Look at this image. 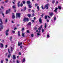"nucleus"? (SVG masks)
I'll list each match as a JSON object with an SVG mask.
<instances>
[{"mask_svg": "<svg viewBox=\"0 0 63 63\" xmlns=\"http://www.w3.org/2000/svg\"><path fill=\"white\" fill-rule=\"evenodd\" d=\"M2 16H3V17H5V16H4V13H2Z\"/></svg>", "mask_w": 63, "mask_h": 63, "instance_id": "f704fd0d", "label": "nucleus"}, {"mask_svg": "<svg viewBox=\"0 0 63 63\" xmlns=\"http://www.w3.org/2000/svg\"><path fill=\"white\" fill-rule=\"evenodd\" d=\"M49 16H51L53 15V13H51L49 14Z\"/></svg>", "mask_w": 63, "mask_h": 63, "instance_id": "ddd939ff", "label": "nucleus"}, {"mask_svg": "<svg viewBox=\"0 0 63 63\" xmlns=\"http://www.w3.org/2000/svg\"><path fill=\"white\" fill-rule=\"evenodd\" d=\"M23 21L24 22H28L29 21V19L25 17L23 19Z\"/></svg>", "mask_w": 63, "mask_h": 63, "instance_id": "20e7f679", "label": "nucleus"}, {"mask_svg": "<svg viewBox=\"0 0 63 63\" xmlns=\"http://www.w3.org/2000/svg\"><path fill=\"white\" fill-rule=\"evenodd\" d=\"M4 40H2V42L3 43H4Z\"/></svg>", "mask_w": 63, "mask_h": 63, "instance_id": "e2e57ef3", "label": "nucleus"}, {"mask_svg": "<svg viewBox=\"0 0 63 63\" xmlns=\"http://www.w3.org/2000/svg\"><path fill=\"white\" fill-rule=\"evenodd\" d=\"M32 23H33L34 22H35V21H34V20H32Z\"/></svg>", "mask_w": 63, "mask_h": 63, "instance_id": "ea45409f", "label": "nucleus"}, {"mask_svg": "<svg viewBox=\"0 0 63 63\" xmlns=\"http://www.w3.org/2000/svg\"><path fill=\"white\" fill-rule=\"evenodd\" d=\"M12 58L14 60L16 59V55H13Z\"/></svg>", "mask_w": 63, "mask_h": 63, "instance_id": "39448f33", "label": "nucleus"}, {"mask_svg": "<svg viewBox=\"0 0 63 63\" xmlns=\"http://www.w3.org/2000/svg\"><path fill=\"white\" fill-rule=\"evenodd\" d=\"M37 5H38V4L37 3L35 4V7H36Z\"/></svg>", "mask_w": 63, "mask_h": 63, "instance_id": "13d9d810", "label": "nucleus"}, {"mask_svg": "<svg viewBox=\"0 0 63 63\" xmlns=\"http://www.w3.org/2000/svg\"><path fill=\"white\" fill-rule=\"evenodd\" d=\"M1 63H3V61L1 60Z\"/></svg>", "mask_w": 63, "mask_h": 63, "instance_id": "0e129e2a", "label": "nucleus"}, {"mask_svg": "<svg viewBox=\"0 0 63 63\" xmlns=\"http://www.w3.org/2000/svg\"><path fill=\"white\" fill-rule=\"evenodd\" d=\"M5 13L6 14H8L9 13V12L8 11V10H6Z\"/></svg>", "mask_w": 63, "mask_h": 63, "instance_id": "aec40b11", "label": "nucleus"}, {"mask_svg": "<svg viewBox=\"0 0 63 63\" xmlns=\"http://www.w3.org/2000/svg\"><path fill=\"white\" fill-rule=\"evenodd\" d=\"M34 29V30H37V27H35Z\"/></svg>", "mask_w": 63, "mask_h": 63, "instance_id": "bb28decb", "label": "nucleus"}, {"mask_svg": "<svg viewBox=\"0 0 63 63\" xmlns=\"http://www.w3.org/2000/svg\"><path fill=\"white\" fill-rule=\"evenodd\" d=\"M22 2L23 4H25V3H26V2H25V1L23 0L22 1Z\"/></svg>", "mask_w": 63, "mask_h": 63, "instance_id": "5701e85b", "label": "nucleus"}, {"mask_svg": "<svg viewBox=\"0 0 63 63\" xmlns=\"http://www.w3.org/2000/svg\"><path fill=\"white\" fill-rule=\"evenodd\" d=\"M11 51H13V47H11Z\"/></svg>", "mask_w": 63, "mask_h": 63, "instance_id": "7c9ffc66", "label": "nucleus"}, {"mask_svg": "<svg viewBox=\"0 0 63 63\" xmlns=\"http://www.w3.org/2000/svg\"><path fill=\"white\" fill-rule=\"evenodd\" d=\"M8 52L9 54H11V52L10 51L9 49H8Z\"/></svg>", "mask_w": 63, "mask_h": 63, "instance_id": "2eb2a0df", "label": "nucleus"}, {"mask_svg": "<svg viewBox=\"0 0 63 63\" xmlns=\"http://www.w3.org/2000/svg\"><path fill=\"white\" fill-rule=\"evenodd\" d=\"M16 18H17L18 17L19 18H20V16L21 15V13H16Z\"/></svg>", "mask_w": 63, "mask_h": 63, "instance_id": "7ed1b4c3", "label": "nucleus"}, {"mask_svg": "<svg viewBox=\"0 0 63 63\" xmlns=\"http://www.w3.org/2000/svg\"><path fill=\"white\" fill-rule=\"evenodd\" d=\"M18 46H20V43H19V42H18Z\"/></svg>", "mask_w": 63, "mask_h": 63, "instance_id": "a19ab883", "label": "nucleus"}, {"mask_svg": "<svg viewBox=\"0 0 63 63\" xmlns=\"http://www.w3.org/2000/svg\"><path fill=\"white\" fill-rule=\"evenodd\" d=\"M11 54H9L8 56V58H10V57H11Z\"/></svg>", "mask_w": 63, "mask_h": 63, "instance_id": "6ab92c4d", "label": "nucleus"}, {"mask_svg": "<svg viewBox=\"0 0 63 63\" xmlns=\"http://www.w3.org/2000/svg\"><path fill=\"white\" fill-rule=\"evenodd\" d=\"M0 45L1 46V47H3V44H0Z\"/></svg>", "mask_w": 63, "mask_h": 63, "instance_id": "473e14b6", "label": "nucleus"}, {"mask_svg": "<svg viewBox=\"0 0 63 63\" xmlns=\"http://www.w3.org/2000/svg\"><path fill=\"white\" fill-rule=\"evenodd\" d=\"M47 37H48V38H49V37H50V36H49V35H47Z\"/></svg>", "mask_w": 63, "mask_h": 63, "instance_id": "8fccbe9b", "label": "nucleus"}, {"mask_svg": "<svg viewBox=\"0 0 63 63\" xmlns=\"http://www.w3.org/2000/svg\"><path fill=\"white\" fill-rule=\"evenodd\" d=\"M45 19H47V16H46L45 17Z\"/></svg>", "mask_w": 63, "mask_h": 63, "instance_id": "2f4dec72", "label": "nucleus"}, {"mask_svg": "<svg viewBox=\"0 0 63 63\" xmlns=\"http://www.w3.org/2000/svg\"><path fill=\"white\" fill-rule=\"evenodd\" d=\"M7 47H8V45H5V48H7Z\"/></svg>", "mask_w": 63, "mask_h": 63, "instance_id": "58836bf2", "label": "nucleus"}, {"mask_svg": "<svg viewBox=\"0 0 63 63\" xmlns=\"http://www.w3.org/2000/svg\"><path fill=\"white\" fill-rule=\"evenodd\" d=\"M37 9H38V11H39V10H40V8H39V6H38L37 7Z\"/></svg>", "mask_w": 63, "mask_h": 63, "instance_id": "a878e982", "label": "nucleus"}, {"mask_svg": "<svg viewBox=\"0 0 63 63\" xmlns=\"http://www.w3.org/2000/svg\"><path fill=\"white\" fill-rule=\"evenodd\" d=\"M44 14H42V15L41 16V17H43V16H44Z\"/></svg>", "mask_w": 63, "mask_h": 63, "instance_id": "bf43d9fd", "label": "nucleus"}, {"mask_svg": "<svg viewBox=\"0 0 63 63\" xmlns=\"http://www.w3.org/2000/svg\"><path fill=\"white\" fill-rule=\"evenodd\" d=\"M14 12H16V9H14Z\"/></svg>", "mask_w": 63, "mask_h": 63, "instance_id": "69168bd1", "label": "nucleus"}, {"mask_svg": "<svg viewBox=\"0 0 63 63\" xmlns=\"http://www.w3.org/2000/svg\"><path fill=\"white\" fill-rule=\"evenodd\" d=\"M25 61V58H24L23 59V60L22 61V63H23V62H24Z\"/></svg>", "mask_w": 63, "mask_h": 63, "instance_id": "dca6fc26", "label": "nucleus"}, {"mask_svg": "<svg viewBox=\"0 0 63 63\" xmlns=\"http://www.w3.org/2000/svg\"><path fill=\"white\" fill-rule=\"evenodd\" d=\"M31 22H30L28 23L27 25H30V26H31Z\"/></svg>", "mask_w": 63, "mask_h": 63, "instance_id": "f8f14e48", "label": "nucleus"}, {"mask_svg": "<svg viewBox=\"0 0 63 63\" xmlns=\"http://www.w3.org/2000/svg\"><path fill=\"white\" fill-rule=\"evenodd\" d=\"M42 32H44V29H42Z\"/></svg>", "mask_w": 63, "mask_h": 63, "instance_id": "c03bdc74", "label": "nucleus"}, {"mask_svg": "<svg viewBox=\"0 0 63 63\" xmlns=\"http://www.w3.org/2000/svg\"><path fill=\"white\" fill-rule=\"evenodd\" d=\"M1 8L2 9H4V7H3V6H1Z\"/></svg>", "mask_w": 63, "mask_h": 63, "instance_id": "5fc2aeb1", "label": "nucleus"}, {"mask_svg": "<svg viewBox=\"0 0 63 63\" xmlns=\"http://www.w3.org/2000/svg\"><path fill=\"white\" fill-rule=\"evenodd\" d=\"M46 1L47 2V3H48V2H49V0H47Z\"/></svg>", "mask_w": 63, "mask_h": 63, "instance_id": "6e6d98bb", "label": "nucleus"}, {"mask_svg": "<svg viewBox=\"0 0 63 63\" xmlns=\"http://www.w3.org/2000/svg\"><path fill=\"white\" fill-rule=\"evenodd\" d=\"M29 6V9H30V8H32V6H31V5L30 4H29L28 5Z\"/></svg>", "mask_w": 63, "mask_h": 63, "instance_id": "4468645a", "label": "nucleus"}, {"mask_svg": "<svg viewBox=\"0 0 63 63\" xmlns=\"http://www.w3.org/2000/svg\"><path fill=\"white\" fill-rule=\"evenodd\" d=\"M23 6V4H22V3H21V4H20V7H22Z\"/></svg>", "mask_w": 63, "mask_h": 63, "instance_id": "c85d7f7f", "label": "nucleus"}, {"mask_svg": "<svg viewBox=\"0 0 63 63\" xmlns=\"http://www.w3.org/2000/svg\"><path fill=\"white\" fill-rule=\"evenodd\" d=\"M55 0H53L52 1V3L54 4V3H55Z\"/></svg>", "mask_w": 63, "mask_h": 63, "instance_id": "4be33fe9", "label": "nucleus"}, {"mask_svg": "<svg viewBox=\"0 0 63 63\" xmlns=\"http://www.w3.org/2000/svg\"><path fill=\"white\" fill-rule=\"evenodd\" d=\"M5 34L6 35V36H8V35H9V33L6 32Z\"/></svg>", "mask_w": 63, "mask_h": 63, "instance_id": "393cba45", "label": "nucleus"}, {"mask_svg": "<svg viewBox=\"0 0 63 63\" xmlns=\"http://www.w3.org/2000/svg\"><path fill=\"white\" fill-rule=\"evenodd\" d=\"M58 9V8L56 7L54 10V12H55V13H56V12H57V10Z\"/></svg>", "mask_w": 63, "mask_h": 63, "instance_id": "0eeeda50", "label": "nucleus"}, {"mask_svg": "<svg viewBox=\"0 0 63 63\" xmlns=\"http://www.w3.org/2000/svg\"><path fill=\"white\" fill-rule=\"evenodd\" d=\"M24 29V28H22V32H23V31Z\"/></svg>", "mask_w": 63, "mask_h": 63, "instance_id": "e433bc0d", "label": "nucleus"}, {"mask_svg": "<svg viewBox=\"0 0 63 63\" xmlns=\"http://www.w3.org/2000/svg\"><path fill=\"white\" fill-rule=\"evenodd\" d=\"M16 62H17V63H19V61H18V60L17 61H16Z\"/></svg>", "mask_w": 63, "mask_h": 63, "instance_id": "3c124183", "label": "nucleus"}, {"mask_svg": "<svg viewBox=\"0 0 63 63\" xmlns=\"http://www.w3.org/2000/svg\"><path fill=\"white\" fill-rule=\"evenodd\" d=\"M15 18V15H13L12 16V18L13 19H14Z\"/></svg>", "mask_w": 63, "mask_h": 63, "instance_id": "a211bd4d", "label": "nucleus"}, {"mask_svg": "<svg viewBox=\"0 0 63 63\" xmlns=\"http://www.w3.org/2000/svg\"><path fill=\"white\" fill-rule=\"evenodd\" d=\"M45 28H47V23H45Z\"/></svg>", "mask_w": 63, "mask_h": 63, "instance_id": "b1692460", "label": "nucleus"}, {"mask_svg": "<svg viewBox=\"0 0 63 63\" xmlns=\"http://www.w3.org/2000/svg\"><path fill=\"white\" fill-rule=\"evenodd\" d=\"M37 35H39V36H40V35H41V34H40L38 33H37Z\"/></svg>", "mask_w": 63, "mask_h": 63, "instance_id": "a18cd8bd", "label": "nucleus"}, {"mask_svg": "<svg viewBox=\"0 0 63 63\" xmlns=\"http://www.w3.org/2000/svg\"><path fill=\"white\" fill-rule=\"evenodd\" d=\"M16 29H17V28H15L14 29V30H15Z\"/></svg>", "mask_w": 63, "mask_h": 63, "instance_id": "052dcab7", "label": "nucleus"}, {"mask_svg": "<svg viewBox=\"0 0 63 63\" xmlns=\"http://www.w3.org/2000/svg\"><path fill=\"white\" fill-rule=\"evenodd\" d=\"M38 30H41V27H40L39 28H38Z\"/></svg>", "mask_w": 63, "mask_h": 63, "instance_id": "49530a36", "label": "nucleus"}, {"mask_svg": "<svg viewBox=\"0 0 63 63\" xmlns=\"http://www.w3.org/2000/svg\"><path fill=\"white\" fill-rule=\"evenodd\" d=\"M50 6L49 4V3H47L45 5L44 8L43 6L42 5L41 6L42 9V10H44V9H46V10H48L49 8H48V6Z\"/></svg>", "mask_w": 63, "mask_h": 63, "instance_id": "f257e3e1", "label": "nucleus"}, {"mask_svg": "<svg viewBox=\"0 0 63 63\" xmlns=\"http://www.w3.org/2000/svg\"><path fill=\"white\" fill-rule=\"evenodd\" d=\"M13 9H16V7H15V6H13Z\"/></svg>", "mask_w": 63, "mask_h": 63, "instance_id": "09e8293b", "label": "nucleus"}, {"mask_svg": "<svg viewBox=\"0 0 63 63\" xmlns=\"http://www.w3.org/2000/svg\"><path fill=\"white\" fill-rule=\"evenodd\" d=\"M25 33H22V36H23V37H25Z\"/></svg>", "mask_w": 63, "mask_h": 63, "instance_id": "9b49d317", "label": "nucleus"}, {"mask_svg": "<svg viewBox=\"0 0 63 63\" xmlns=\"http://www.w3.org/2000/svg\"><path fill=\"white\" fill-rule=\"evenodd\" d=\"M31 36L32 37H34V34H32L31 35Z\"/></svg>", "mask_w": 63, "mask_h": 63, "instance_id": "4c0bfd02", "label": "nucleus"}, {"mask_svg": "<svg viewBox=\"0 0 63 63\" xmlns=\"http://www.w3.org/2000/svg\"><path fill=\"white\" fill-rule=\"evenodd\" d=\"M28 11L29 12H30V11H31V9H29L28 10Z\"/></svg>", "mask_w": 63, "mask_h": 63, "instance_id": "864d4df0", "label": "nucleus"}, {"mask_svg": "<svg viewBox=\"0 0 63 63\" xmlns=\"http://www.w3.org/2000/svg\"><path fill=\"white\" fill-rule=\"evenodd\" d=\"M54 20H56V17H54Z\"/></svg>", "mask_w": 63, "mask_h": 63, "instance_id": "680f3d73", "label": "nucleus"}, {"mask_svg": "<svg viewBox=\"0 0 63 63\" xmlns=\"http://www.w3.org/2000/svg\"><path fill=\"white\" fill-rule=\"evenodd\" d=\"M34 16H35V14H34V13H33L32 14V17H33Z\"/></svg>", "mask_w": 63, "mask_h": 63, "instance_id": "cd10ccee", "label": "nucleus"}, {"mask_svg": "<svg viewBox=\"0 0 63 63\" xmlns=\"http://www.w3.org/2000/svg\"><path fill=\"white\" fill-rule=\"evenodd\" d=\"M58 8L59 10H61V6H59L58 7Z\"/></svg>", "mask_w": 63, "mask_h": 63, "instance_id": "412c9836", "label": "nucleus"}, {"mask_svg": "<svg viewBox=\"0 0 63 63\" xmlns=\"http://www.w3.org/2000/svg\"><path fill=\"white\" fill-rule=\"evenodd\" d=\"M12 32L14 34V33H15V31H12Z\"/></svg>", "mask_w": 63, "mask_h": 63, "instance_id": "37998d69", "label": "nucleus"}, {"mask_svg": "<svg viewBox=\"0 0 63 63\" xmlns=\"http://www.w3.org/2000/svg\"><path fill=\"white\" fill-rule=\"evenodd\" d=\"M20 47L21 48H22V46H20Z\"/></svg>", "mask_w": 63, "mask_h": 63, "instance_id": "774afa93", "label": "nucleus"}, {"mask_svg": "<svg viewBox=\"0 0 63 63\" xmlns=\"http://www.w3.org/2000/svg\"><path fill=\"white\" fill-rule=\"evenodd\" d=\"M5 21L6 22H8V19L7 18L6 19Z\"/></svg>", "mask_w": 63, "mask_h": 63, "instance_id": "72a5a7b5", "label": "nucleus"}, {"mask_svg": "<svg viewBox=\"0 0 63 63\" xmlns=\"http://www.w3.org/2000/svg\"><path fill=\"white\" fill-rule=\"evenodd\" d=\"M18 37L20 36V32L19 31H18Z\"/></svg>", "mask_w": 63, "mask_h": 63, "instance_id": "9d476101", "label": "nucleus"}, {"mask_svg": "<svg viewBox=\"0 0 63 63\" xmlns=\"http://www.w3.org/2000/svg\"><path fill=\"white\" fill-rule=\"evenodd\" d=\"M5 56H6L7 55H8V53H5Z\"/></svg>", "mask_w": 63, "mask_h": 63, "instance_id": "4d7b16f0", "label": "nucleus"}, {"mask_svg": "<svg viewBox=\"0 0 63 63\" xmlns=\"http://www.w3.org/2000/svg\"><path fill=\"white\" fill-rule=\"evenodd\" d=\"M9 31V30H7L6 31V32L8 33Z\"/></svg>", "mask_w": 63, "mask_h": 63, "instance_id": "c9c22d12", "label": "nucleus"}, {"mask_svg": "<svg viewBox=\"0 0 63 63\" xmlns=\"http://www.w3.org/2000/svg\"><path fill=\"white\" fill-rule=\"evenodd\" d=\"M0 31H2V29H3V26L2 25L3 24V22L2 21V19L0 18Z\"/></svg>", "mask_w": 63, "mask_h": 63, "instance_id": "f03ea898", "label": "nucleus"}, {"mask_svg": "<svg viewBox=\"0 0 63 63\" xmlns=\"http://www.w3.org/2000/svg\"><path fill=\"white\" fill-rule=\"evenodd\" d=\"M20 3V1H19L17 3V4H18L17 5L18 7H19L20 6V5L19 4Z\"/></svg>", "mask_w": 63, "mask_h": 63, "instance_id": "f3484780", "label": "nucleus"}, {"mask_svg": "<svg viewBox=\"0 0 63 63\" xmlns=\"http://www.w3.org/2000/svg\"><path fill=\"white\" fill-rule=\"evenodd\" d=\"M33 19H34V20H35V19H36V17H34Z\"/></svg>", "mask_w": 63, "mask_h": 63, "instance_id": "338daca9", "label": "nucleus"}, {"mask_svg": "<svg viewBox=\"0 0 63 63\" xmlns=\"http://www.w3.org/2000/svg\"><path fill=\"white\" fill-rule=\"evenodd\" d=\"M5 2L6 3H8V0H5Z\"/></svg>", "mask_w": 63, "mask_h": 63, "instance_id": "de8ad7c7", "label": "nucleus"}, {"mask_svg": "<svg viewBox=\"0 0 63 63\" xmlns=\"http://www.w3.org/2000/svg\"><path fill=\"white\" fill-rule=\"evenodd\" d=\"M27 16H28V17H29L30 18L31 16V14H28L27 15Z\"/></svg>", "mask_w": 63, "mask_h": 63, "instance_id": "423d86ee", "label": "nucleus"}, {"mask_svg": "<svg viewBox=\"0 0 63 63\" xmlns=\"http://www.w3.org/2000/svg\"><path fill=\"white\" fill-rule=\"evenodd\" d=\"M26 10V7H24V11H25Z\"/></svg>", "mask_w": 63, "mask_h": 63, "instance_id": "79ce46f5", "label": "nucleus"}, {"mask_svg": "<svg viewBox=\"0 0 63 63\" xmlns=\"http://www.w3.org/2000/svg\"><path fill=\"white\" fill-rule=\"evenodd\" d=\"M58 3V2L57 1H56V4H57Z\"/></svg>", "mask_w": 63, "mask_h": 63, "instance_id": "603ef678", "label": "nucleus"}, {"mask_svg": "<svg viewBox=\"0 0 63 63\" xmlns=\"http://www.w3.org/2000/svg\"><path fill=\"white\" fill-rule=\"evenodd\" d=\"M39 21L40 23H42V20L41 18H40L39 19Z\"/></svg>", "mask_w": 63, "mask_h": 63, "instance_id": "6e6552de", "label": "nucleus"}, {"mask_svg": "<svg viewBox=\"0 0 63 63\" xmlns=\"http://www.w3.org/2000/svg\"><path fill=\"white\" fill-rule=\"evenodd\" d=\"M31 2H30V1H27V3L28 5H29L30 4Z\"/></svg>", "mask_w": 63, "mask_h": 63, "instance_id": "1a4fd4ad", "label": "nucleus"}, {"mask_svg": "<svg viewBox=\"0 0 63 63\" xmlns=\"http://www.w3.org/2000/svg\"><path fill=\"white\" fill-rule=\"evenodd\" d=\"M27 32L28 33H30V32L28 30H27Z\"/></svg>", "mask_w": 63, "mask_h": 63, "instance_id": "c756f323", "label": "nucleus"}]
</instances>
